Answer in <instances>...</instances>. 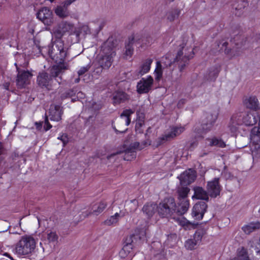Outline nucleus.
Here are the masks:
<instances>
[{
  "label": "nucleus",
  "mask_w": 260,
  "mask_h": 260,
  "mask_svg": "<svg viewBox=\"0 0 260 260\" xmlns=\"http://www.w3.org/2000/svg\"><path fill=\"white\" fill-rule=\"evenodd\" d=\"M116 40L109 38L102 45L100 52L94 61V72L97 74L102 73L103 70H107L111 66L116 55Z\"/></svg>",
  "instance_id": "1"
},
{
  "label": "nucleus",
  "mask_w": 260,
  "mask_h": 260,
  "mask_svg": "<svg viewBox=\"0 0 260 260\" xmlns=\"http://www.w3.org/2000/svg\"><path fill=\"white\" fill-rule=\"evenodd\" d=\"M36 247L35 239L30 236H22L16 243L14 251L19 256H26L32 254Z\"/></svg>",
  "instance_id": "2"
},
{
  "label": "nucleus",
  "mask_w": 260,
  "mask_h": 260,
  "mask_svg": "<svg viewBox=\"0 0 260 260\" xmlns=\"http://www.w3.org/2000/svg\"><path fill=\"white\" fill-rule=\"evenodd\" d=\"M48 53L50 58L58 63H63L67 54V49L61 40H57L48 47Z\"/></svg>",
  "instance_id": "3"
},
{
  "label": "nucleus",
  "mask_w": 260,
  "mask_h": 260,
  "mask_svg": "<svg viewBox=\"0 0 260 260\" xmlns=\"http://www.w3.org/2000/svg\"><path fill=\"white\" fill-rule=\"evenodd\" d=\"M175 207L176 204L174 198H166L157 206V212L161 217L168 218L176 213Z\"/></svg>",
  "instance_id": "4"
},
{
  "label": "nucleus",
  "mask_w": 260,
  "mask_h": 260,
  "mask_svg": "<svg viewBox=\"0 0 260 260\" xmlns=\"http://www.w3.org/2000/svg\"><path fill=\"white\" fill-rule=\"evenodd\" d=\"M190 51L187 49L183 48L179 50L174 59V62H176L179 70L182 72L189 63V60L193 57V52L192 49Z\"/></svg>",
  "instance_id": "5"
},
{
  "label": "nucleus",
  "mask_w": 260,
  "mask_h": 260,
  "mask_svg": "<svg viewBox=\"0 0 260 260\" xmlns=\"http://www.w3.org/2000/svg\"><path fill=\"white\" fill-rule=\"evenodd\" d=\"M134 113V111L131 109H126L123 111L120 119L117 121L116 125L113 126L117 134L124 133L127 130L126 127L131 122L130 116Z\"/></svg>",
  "instance_id": "6"
},
{
  "label": "nucleus",
  "mask_w": 260,
  "mask_h": 260,
  "mask_svg": "<svg viewBox=\"0 0 260 260\" xmlns=\"http://www.w3.org/2000/svg\"><path fill=\"white\" fill-rule=\"evenodd\" d=\"M150 144L151 141L149 140L145 141L141 145L139 142H134L130 145L129 148L125 152L123 156L124 159L129 161L135 158L136 156V150H141L146 145H150Z\"/></svg>",
  "instance_id": "7"
},
{
  "label": "nucleus",
  "mask_w": 260,
  "mask_h": 260,
  "mask_svg": "<svg viewBox=\"0 0 260 260\" xmlns=\"http://www.w3.org/2000/svg\"><path fill=\"white\" fill-rule=\"evenodd\" d=\"M185 129L184 126H174L171 127L170 132L166 133L158 138L159 144L163 143L165 141H170L176 137L179 136Z\"/></svg>",
  "instance_id": "8"
},
{
  "label": "nucleus",
  "mask_w": 260,
  "mask_h": 260,
  "mask_svg": "<svg viewBox=\"0 0 260 260\" xmlns=\"http://www.w3.org/2000/svg\"><path fill=\"white\" fill-rule=\"evenodd\" d=\"M140 238L137 235H132L125 239L124 245L122 249L119 252L121 257L124 258L128 255L133 249L134 244L136 242L138 238Z\"/></svg>",
  "instance_id": "9"
},
{
  "label": "nucleus",
  "mask_w": 260,
  "mask_h": 260,
  "mask_svg": "<svg viewBox=\"0 0 260 260\" xmlns=\"http://www.w3.org/2000/svg\"><path fill=\"white\" fill-rule=\"evenodd\" d=\"M219 180L218 178H215L207 182L206 189L209 196L211 198H215L220 195L222 187L219 184Z\"/></svg>",
  "instance_id": "10"
},
{
  "label": "nucleus",
  "mask_w": 260,
  "mask_h": 260,
  "mask_svg": "<svg viewBox=\"0 0 260 260\" xmlns=\"http://www.w3.org/2000/svg\"><path fill=\"white\" fill-rule=\"evenodd\" d=\"M153 83V79L151 76L143 78L137 85V90L139 93H148L151 89Z\"/></svg>",
  "instance_id": "11"
},
{
  "label": "nucleus",
  "mask_w": 260,
  "mask_h": 260,
  "mask_svg": "<svg viewBox=\"0 0 260 260\" xmlns=\"http://www.w3.org/2000/svg\"><path fill=\"white\" fill-rule=\"evenodd\" d=\"M37 18L45 25H50L53 23V15L51 11L47 7H43L37 13Z\"/></svg>",
  "instance_id": "12"
},
{
  "label": "nucleus",
  "mask_w": 260,
  "mask_h": 260,
  "mask_svg": "<svg viewBox=\"0 0 260 260\" xmlns=\"http://www.w3.org/2000/svg\"><path fill=\"white\" fill-rule=\"evenodd\" d=\"M31 76L32 74L28 71H19L16 80L18 87L19 88L25 87L26 85L29 83Z\"/></svg>",
  "instance_id": "13"
},
{
  "label": "nucleus",
  "mask_w": 260,
  "mask_h": 260,
  "mask_svg": "<svg viewBox=\"0 0 260 260\" xmlns=\"http://www.w3.org/2000/svg\"><path fill=\"white\" fill-rule=\"evenodd\" d=\"M178 178L182 185L189 184L196 178V172L192 169H188L182 173Z\"/></svg>",
  "instance_id": "14"
},
{
  "label": "nucleus",
  "mask_w": 260,
  "mask_h": 260,
  "mask_svg": "<svg viewBox=\"0 0 260 260\" xmlns=\"http://www.w3.org/2000/svg\"><path fill=\"white\" fill-rule=\"evenodd\" d=\"M217 118L216 113H207L204 114L202 121L203 129L204 131H210L213 126Z\"/></svg>",
  "instance_id": "15"
},
{
  "label": "nucleus",
  "mask_w": 260,
  "mask_h": 260,
  "mask_svg": "<svg viewBox=\"0 0 260 260\" xmlns=\"http://www.w3.org/2000/svg\"><path fill=\"white\" fill-rule=\"evenodd\" d=\"M207 208V205L204 202L196 204L192 208V216L198 220L202 219Z\"/></svg>",
  "instance_id": "16"
},
{
  "label": "nucleus",
  "mask_w": 260,
  "mask_h": 260,
  "mask_svg": "<svg viewBox=\"0 0 260 260\" xmlns=\"http://www.w3.org/2000/svg\"><path fill=\"white\" fill-rule=\"evenodd\" d=\"M63 114L62 108L58 105H52L49 110V117L51 121H59Z\"/></svg>",
  "instance_id": "17"
},
{
  "label": "nucleus",
  "mask_w": 260,
  "mask_h": 260,
  "mask_svg": "<svg viewBox=\"0 0 260 260\" xmlns=\"http://www.w3.org/2000/svg\"><path fill=\"white\" fill-rule=\"evenodd\" d=\"M128 42L133 44L134 43H142L143 45H148L152 43V38L150 37H143L141 34H137L129 38Z\"/></svg>",
  "instance_id": "18"
},
{
  "label": "nucleus",
  "mask_w": 260,
  "mask_h": 260,
  "mask_svg": "<svg viewBox=\"0 0 260 260\" xmlns=\"http://www.w3.org/2000/svg\"><path fill=\"white\" fill-rule=\"evenodd\" d=\"M52 78L46 72L40 73L37 77V82L38 85L42 88H48L50 84Z\"/></svg>",
  "instance_id": "19"
},
{
  "label": "nucleus",
  "mask_w": 260,
  "mask_h": 260,
  "mask_svg": "<svg viewBox=\"0 0 260 260\" xmlns=\"http://www.w3.org/2000/svg\"><path fill=\"white\" fill-rule=\"evenodd\" d=\"M189 207L188 200H178L177 205L175 207L176 214L178 215H182L185 214Z\"/></svg>",
  "instance_id": "20"
},
{
  "label": "nucleus",
  "mask_w": 260,
  "mask_h": 260,
  "mask_svg": "<svg viewBox=\"0 0 260 260\" xmlns=\"http://www.w3.org/2000/svg\"><path fill=\"white\" fill-rule=\"evenodd\" d=\"M194 194L193 198L198 200H202L208 201L209 200V194L207 190H205L203 187L200 186H195L193 187Z\"/></svg>",
  "instance_id": "21"
},
{
  "label": "nucleus",
  "mask_w": 260,
  "mask_h": 260,
  "mask_svg": "<svg viewBox=\"0 0 260 260\" xmlns=\"http://www.w3.org/2000/svg\"><path fill=\"white\" fill-rule=\"evenodd\" d=\"M128 99V95L123 91H117L113 94V103L115 105L123 103Z\"/></svg>",
  "instance_id": "22"
},
{
  "label": "nucleus",
  "mask_w": 260,
  "mask_h": 260,
  "mask_svg": "<svg viewBox=\"0 0 260 260\" xmlns=\"http://www.w3.org/2000/svg\"><path fill=\"white\" fill-rule=\"evenodd\" d=\"M216 46L218 47V51H223L224 53L232 58L235 56L232 54V49L228 47L229 43L228 42L222 40L216 42Z\"/></svg>",
  "instance_id": "23"
},
{
  "label": "nucleus",
  "mask_w": 260,
  "mask_h": 260,
  "mask_svg": "<svg viewBox=\"0 0 260 260\" xmlns=\"http://www.w3.org/2000/svg\"><path fill=\"white\" fill-rule=\"evenodd\" d=\"M66 69L67 67L64 63H58V65L54 66L51 68L50 76L51 78L57 77Z\"/></svg>",
  "instance_id": "24"
},
{
  "label": "nucleus",
  "mask_w": 260,
  "mask_h": 260,
  "mask_svg": "<svg viewBox=\"0 0 260 260\" xmlns=\"http://www.w3.org/2000/svg\"><path fill=\"white\" fill-rule=\"evenodd\" d=\"M246 107L250 109L256 111L259 109L257 99L255 96H250L245 100Z\"/></svg>",
  "instance_id": "25"
},
{
  "label": "nucleus",
  "mask_w": 260,
  "mask_h": 260,
  "mask_svg": "<svg viewBox=\"0 0 260 260\" xmlns=\"http://www.w3.org/2000/svg\"><path fill=\"white\" fill-rule=\"evenodd\" d=\"M152 62L151 59H147L141 64L139 70L136 71L138 76H142L148 73L150 69L151 64Z\"/></svg>",
  "instance_id": "26"
},
{
  "label": "nucleus",
  "mask_w": 260,
  "mask_h": 260,
  "mask_svg": "<svg viewBox=\"0 0 260 260\" xmlns=\"http://www.w3.org/2000/svg\"><path fill=\"white\" fill-rule=\"evenodd\" d=\"M157 206L154 203H148L144 206L142 210L146 216L150 218L157 211Z\"/></svg>",
  "instance_id": "27"
},
{
  "label": "nucleus",
  "mask_w": 260,
  "mask_h": 260,
  "mask_svg": "<svg viewBox=\"0 0 260 260\" xmlns=\"http://www.w3.org/2000/svg\"><path fill=\"white\" fill-rule=\"evenodd\" d=\"M107 206V204L105 201L95 204L92 207L91 213L98 215L104 211Z\"/></svg>",
  "instance_id": "28"
},
{
  "label": "nucleus",
  "mask_w": 260,
  "mask_h": 260,
  "mask_svg": "<svg viewBox=\"0 0 260 260\" xmlns=\"http://www.w3.org/2000/svg\"><path fill=\"white\" fill-rule=\"evenodd\" d=\"M59 31L60 33L66 32H72L74 29V26L73 24L66 21H62L58 25Z\"/></svg>",
  "instance_id": "29"
},
{
  "label": "nucleus",
  "mask_w": 260,
  "mask_h": 260,
  "mask_svg": "<svg viewBox=\"0 0 260 260\" xmlns=\"http://www.w3.org/2000/svg\"><path fill=\"white\" fill-rule=\"evenodd\" d=\"M260 229V222H251L242 227V230L246 234H249L255 230Z\"/></svg>",
  "instance_id": "30"
},
{
  "label": "nucleus",
  "mask_w": 260,
  "mask_h": 260,
  "mask_svg": "<svg viewBox=\"0 0 260 260\" xmlns=\"http://www.w3.org/2000/svg\"><path fill=\"white\" fill-rule=\"evenodd\" d=\"M46 239L50 243H55L58 241V236L54 230H48L46 232Z\"/></svg>",
  "instance_id": "31"
},
{
  "label": "nucleus",
  "mask_w": 260,
  "mask_h": 260,
  "mask_svg": "<svg viewBox=\"0 0 260 260\" xmlns=\"http://www.w3.org/2000/svg\"><path fill=\"white\" fill-rule=\"evenodd\" d=\"M251 149L252 151V155L253 158H260V140L256 142H252Z\"/></svg>",
  "instance_id": "32"
},
{
  "label": "nucleus",
  "mask_w": 260,
  "mask_h": 260,
  "mask_svg": "<svg viewBox=\"0 0 260 260\" xmlns=\"http://www.w3.org/2000/svg\"><path fill=\"white\" fill-rule=\"evenodd\" d=\"M180 14V10L177 9H174L169 10L166 14L167 18L168 21L173 22L178 19Z\"/></svg>",
  "instance_id": "33"
},
{
  "label": "nucleus",
  "mask_w": 260,
  "mask_h": 260,
  "mask_svg": "<svg viewBox=\"0 0 260 260\" xmlns=\"http://www.w3.org/2000/svg\"><path fill=\"white\" fill-rule=\"evenodd\" d=\"M190 189L186 186L179 187L177 190L178 200H188V194Z\"/></svg>",
  "instance_id": "34"
},
{
  "label": "nucleus",
  "mask_w": 260,
  "mask_h": 260,
  "mask_svg": "<svg viewBox=\"0 0 260 260\" xmlns=\"http://www.w3.org/2000/svg\"><path fill=\"white\" fill-rule=\"evenodd\" d=\"M243 123L246 125H253L257 122V119L255 115L251 113H248L243 118Z\"/></svg>",
  "instance_id": "35"
},
{
  "label": "nucleus",
  "mask_w": 260,
  "mask_h": 260,
  "mask_svg": "<svg viewBox=\"0 0 260 260\" xmlns=\"http://www.w3.org/2000/svg\"><path fill=\"white\" fill-rule=\"evenodd\" d=\"M56 14L60 18H65L69 15L68 8L63 6H58L55 11Z\"/></svg>",
  "instance_id": "36"
},
{
  "label": "nucleus",
  "mask_w": 260,
  "mask_h": 260,
  "mask_svg": "<svg viewBox=\"0 0 260 260\" xmlns=\"http://www.w3.org/2000/svg\"><path fill=\"white\" fill-rule=\"evenodd\" d=\"M206 140L209 142L210 146H216L223 148L225 146V143L220 139L213 138L212 139H207Z\"/></svg>",
  "instance_id": "37"
},
{
  "label": "nucleus",
  "mask_w": 260,
  "mask_h": 260,
  "mask_svg": "<svg viewBox=\"0 0 260 260\" xmlns=\"http://www.w3.org/2000/svg\"><path fill=\"white\" fill-rule=\"evenodd\" d=\"M250 139L251 142H256L260 140V127H254L251 131Z\"/></svg>",
  "instance_id": "38"
},
{
  "label": "nucleus",
  "mask_w": 260,
  "mask_h": 260,
  "mask_svg": "<svg viewBox=\"0 0 260 260\" xmlns=\"http://www.w3.org/2000/svg\"><path fill=\"white\" fill-rule=\"evenodd\" d=\"M120 216V214L116 213L115 215L110 216L109 218L106 220L104 221V224L108 226L115 224L117 223Z\"/></svg>",
  "instance_id": "39"
},
{
  "label": "nucleus",
  "mask_w": 260,
  "mask_h": 260,
  "mask_svg": "<svg viewBox=\"0 0 260 260\" xmlns=\"http://www.w3.org/2000/svg\"><path fill=\"white\" fill-rule=\"evenodd\" d=\"M154 73L155 80L156 81H159L162 75V66L160 61H157L156 67Z\"/></svg>",
  "instance_id": "40"
},
{
  "label": "nucleus",
  "mask_w": 260,
  "mask_h": 260,
  "mask_svg": "<svg viewBox=\"0 0 260 260\" xmlns=\"http://www.w3.org/2000/svg\"><path fill=\"white\" fill-rule=\"evenodd\" d=\"M75 94L76 92L73 89L62 90L60 95L61 101L68 98H71Z\"/></svg>",
  "instance_id": "41"
},
{
  "label": "nucleus",
  "mask_w": 260,
  "mask_h": 260,
  "mask_svg": "<svg viewBox=\"0 0 260 260\" xmlns=\"http://www.w3.org/2000/svg\"><path fill=\"white\" fill-rule=\"evenodd\" d=\"M238 256L241 260H249L247 251L244 247L238 249Z\"/></svg>",
  "instance_id": "42"
},
{
  "label": "nucleus",
  "mask_w": 260,
  "mask_h": 260,
  "mask_svg": "<svg viewBox=\"0 0 260 260\" xmlns=\"http://www.w3.org/2000/svg\"><path fill=\"white\" fill-rule=\"evenodd\" d=\"M133 51H134V49H133V48L132 47V44L131 43H129V42H128V43L125 46V53H124V55H125L124 57L126 59H128V58H130L133 54Z\"/></svg>",
  "instance_id": "43"
},
{
  "label": "nucleus",
  "mask_w": 260,
  "mask_h": 260,
  "mask_svg": "<svg viewBox=\"0 0 260 260\" xmlns=\"http://www.w3.org/2000/svg\"><path fill=\"white\" fill-rule=\"evenodd\" d=\"M202 236L203 232L202 231H197L194 233L193 237L192 239L193 240L194 242L196 243V244L198 245L201 242L202 238Z\"/></svg>",
  "instance_id": "44"
},
{
  "label": "nucleus",
  "mask_w": 260,
  "mask_h": 260,
  "mask_svg": "<svg viewBox=\"0 0 260 260\" xmlns=\"http://www.w3.org/2000/svg\"><path fill=\"white\" fill-rule=\"evenodd\" d=\"M197 244L192 239L187 240L185 243V247L189 250L194 249Z\"/></svg>",
  "instance_id": "45"
},
{
  "label": "nucleus",
  "mask_w": 260,
  "mask_h": 260,
  "mask_svg": "<svg viewBox=\"0 0 260 260\" xmlns=\"http://www.w3.org/2000/svg\"><path fill=\"white\" fill-rule=\"evenodd\" d=\"M219 68L218 67H215L212 71L209 73V78L211 80L215 79L219 72Z\"/></svg>",
  "instance_id": "46"
},
{
  "label": "nucleus",
  "mask_w": 260,
  "mask_h": 260,
  "mask_svg": "<svg viewBox=\"0 0 260 260\" xmlns=\"http://www.w3.org/2000/svg\"><path fill=\"white\" fill-rule=\"evenodd\" d=\"M128 205L130 207V212H134L137 209L138 202L135 199L131 200Z\"/></svg>",
  "instance_id": "47"
},
{
  "label": "nucleus",
  "mask_w": 260,
  "mask_h": 260,
  "mask_svg": "<svg viewBox=\"0 0 260 260\" xmlns=\"http://www.w3.org/2000/svg\"><path fill=\"white\" fill-rule=\"evenodd\" d=\"M144 124V121H137L136 120V123L135 126L136 131L138 133H142L143 129L142 127Z\"/></svg>",
  "instance_id": "48"
},
{
  "label": "nucleus",
  "mask_w": 260,
  "mask_h": 260,
  "mask_svg": "<svg viewBox=\"0 0 260 260\" xmlns=\"http://www.w3.org/2000/svg\"><path fill=\"white\" fill-rule=\"evenodd\" d=\"M90 67L91 65L90 64H88L85 67H81L78 72V75L79 76H82L87 72L90 69Z\"/></svg>",
  "instance_id": "49"
},
{
  "label": "nucleus",
  "mask_w": 260,
  "mask_h": 260,
  "mask_svg": "<svg viewBox=\"0 0 260 260\" xmlns=\"http://www.w3.org/2000/svg\"><path fill=\"white\" fill-rule=\"evenodd\" d=\"M51 127H52V125L49 122L48 117L47 116H46L45 119L44 121V128L45 131H47L48 130L50 129Z\"/></svg>",
  "instance_id": "50"
},
{
  "label": "nucleus",
  "mask_w": 260,
  "mask_h": 260,
  "mask_svg": "<svg viewBox=\"0 0 260 260\" xmlns=\"http://www.w3.org/2000/svg\"><path fill=\"white\" fill-rule=\"evenodd\" d=\"M243 9H244L243 6L239 7V8L236 7L235 8V15L238 16H240L243 14Z\"/></svg>",
  "instance_id": "51"
},
{
  "label": "nucleus",
  "mask_w": 260,
  "mask_h": 260,
  "mask_svg": "<svg viewBox=\"0 0 260 260\" xmlns=\"http://www.w3.org/2000/svg\"><path fill=\"white\" fill-rule=\"evenodd\" d=\"M137 121H144L145 115L143 112H140V111L137 112Z\"/></svg>",
  "instance_id": "52"
},
{
  "label": "nucleus",
  "mask_w": 260,
  "mask_h": 260,
  "mask_svg": "<svg viewBox=\"0 0 260 260\" xmlns=\"http://www.w3.org/2000/svg\"><path fill=\"white\" fill-rule=\"evenodd\" d=\"M61 141L63 143V146L68 143L69 139L66 134H63L61 135Z\"/></svg>",
  "instance_id": "53"
},
{
  "label": "nucleus",
  "mask_w": 260,
  "mask_h": 260,
  "mask_svg": "<svg viewBox=\"0 0 260 260\" xmlns=\"http://www.w3.org/2000/svg\"><path fill=\"white\" fill-rule=\"evenodd\" d=\"M253 260H260V249L257 251L255 254L253 255Z\"/></svg>",
  "instance_id": "54"
},
{
  "label": "nucleus",
  "mask_w": 260,
  "mask_h": 260,
  "mask_svg": "<svg viewBox=\"0 0 260 260\" xmlns=\"http://www.w3.org/2000/svg\"><path fill=\"white\" fill-rule=\"evenodd\" d=\"M43 122H35V125L36 128L38 130H41L42 127Z\"/></svg>",
  "instance_id": "55"
},
{
  "label": "nucleus",
  "mask_w": 260,
  "mask_h": 260,
  "mask_svg": "<svg viewBox=\"0 0 260 260\" xmlns=\"http://www.w3.org/2000/svg\"><path fill=\"white\" fill-rule=\"evenodd\" d=\"M222 175L224 176V177L226 178V179H229L231 177V174L230 173L227 172V171H224L222 173Z\"/></svg>",
  "instance_id": "56"
},
{
  "label": "nucleus",
  "mask_w": 260,
  "mask_h": 260,
  "mask_svg": "<svg viewBox=\"0 0 260 260\" xmlns=\"http://www.w3.org/2000/svg\"><path fill=\"white\" fill-rule=\"evenodd\" d=\"M72 3V1L67 0L63 3V6L68 8V7Z\"/></svg>",
  "instance_id": "57"
},
{
  "label": "nucleus",
  "mask_w": 260,
  "mask_h": 260,
  "mask_svg": "<svg viewBox=\"0 0 260 260\" xmlns=\"http://www.w3.org/2000/svg\"><path fill=\"white\" fill-rule=\"evenodd\" d=\"M82 30H83L84 31H85L86 34L89 32V29L87 26H82Z\"/></svg>",
  "instance_id": "58"
},
{
  "label": "nucleus",
  "mask_w": 260,
  "mask_h": 260,
  "mask_svg": "<svg viewBox=\"0 0 260 260\" xmlns=\"http://www.w3.org/2000/svg\"><path fill=\"white\" fill-rule=\"evenodd\" d=\"M9 85H10V83H8V82H6V83H5V84H4V88H5L6 89H7V90H8V89H9Z\"/></svg>",
  "instance_id": "59"
},
{
  "label": "nucleus",
  "mask_w": 260,
  "mask_h": 260,
  "mask_svg": "<svg viewBox=\"0 0 260 260\" xmlns=\"http://www.w3.org/2000/svg\"><path fill=\"white\" fill-rule=\"evenodd\" d=\"M170 54H166L164 57H162V61H164V59H168L170 58Z\"/></svg>",
  "instance_id": "60"
},
{
  "label": "nucleus",
  "mask_w": 260,
  "mask_h": 260,
  "mask_svg": "<svg viewBox=\"0 0 260 260\" xmlns=\"http://www.w3.org/2000/svg\"><path fill=\"white\" fill-rule=\"evenodd\" d=\"M2 152H3L2 145V144L0 143V157H2V156H1V154H2Z\"/></svg>",
  "instance_id": "61"
},
{
  "label": "nucleus",
  "mask_w": 260,
  "mask_h": 260,
  "mask_svg": "<svg viewBox=\"0 0 260 260\" xmlns=\"http://www.w3.org/2000/svg\"><path fill=\"white\" fill-rule=\"evenodd\" d=\"M172 61H170L168 62V63L167 64V62L166 61H164V63L166 65V66H171V65L172 64Z\"/></svg>",
  "instance_id": "62"
},
{
  "label": "nucleus",
  "mask_w": 260,
  "mask_h": 260,
  "mask_svg": "<svg viewBox=\"0 0 260 260\" xmlns=\"http://www.w3.org/2000/svg\"><path fill=\"white\" fill-rule=\"evenodd\" d=\"M101 108V105H98V106L97 107H94L93 106V108H94L95 110H99V109H100Z\"/></svg>",
  "instance_id": "63"
},
{
  "label": "nucleus",
  "mask_w": 260,
  "mask_h": 260,
  "mask_svg": "<svg viewBox=\"0 0 260 260\" xmlns=\"http://www.w3.org/2000/svg\"><path fill=\"white\" fill-rule=\"evenodd\" d=\"M74 33L76 34L77 37H78L79 36V32L78 31L76 30L74 31Z\"/></svg>",
  "instance_id": "64"
}]
</instances>
